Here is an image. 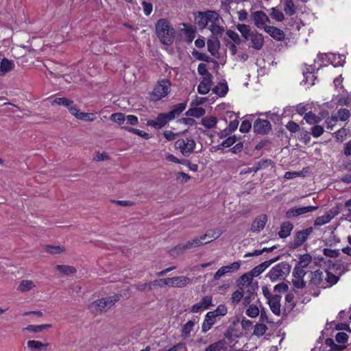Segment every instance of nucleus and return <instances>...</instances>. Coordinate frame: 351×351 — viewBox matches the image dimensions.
Wrapping results in <instances>:
<instances>
[{
    "label": "nucleus",
    "instance_id": "obj_1",
    "mask_svg": "<svg viewBox=\"0 0 351 351\" xmlns=\"http://www.w3.org/2000/svg\"><path fill=\"white\" fill-rule=\"evenodd\" d=\"M339 278L335 274L328 271H322L318 269L311 273V278L308 286L314 289H326L336 284Z\"/></svg>",
    "mask_w": 351,
    "mask_h": 351
},
{
    "label": "nucleus",
    "instance_id": "obj_2",
    "mask_svg": "<svg viewBox=\"0 0 351 351\" xmlns=\"http://www.w3.org/2000/svg\"><path fill=\"white\" fill-rule=\"evenodd\" d=\"M156 33L163 45L169 46L173 43L176 32L167 19H160L157 21Z\"/></svg>",
    "mask_w": 351,
    "mask_h": 351
},
{
    "label": "nucleus",
    "instance_id": "obj_3",
    "mask_svg": "<svg viewBox=\"0 0 351 351\" xmlns=\"http://www.w3.org/2000/svg\"><path fill=\"white\" fill-rule=\"evenodd\" d=\"M121 297V295L116 294L112 296H109L95 300L89 305V308L93 313L95 314L106 312L115 304V302L120 300Z\"/></svg>",
    "mask_w": 351,
    "mask_h": 351
},
{
    "label": "nucleus",
    "instance_id": "obj_4",
    "mask_svg": "<svg viewBox=\"0 0 351 351\" xmlns=\"http://www.w3.org/2000/svg\"><path fill=\"white\" fill-rule=\"evenodd\" d=\"M291 265L287 262H281L272 267L266 277L271 281H282L286 278L291 271Z\"/></svg>",
    "mask_w": 351,
    "mask_h": 351
},
{
    "label": "nucleus",
    "instance_id": "obj_5",
    "mask_svg": "<svg viewBox=\"0 0 351 351\" xmlns=\"http://www.w3.org/2000/svg\"><path fill=\"white\" fill-rule=\"evenodd\" d=\"M218 19V13L215 11H207L206 12H198L195 17V24L199 29H204L211 22H215Z\"/></svg>",
    "mask_w": 351,
    "mask_h": 351
},
{
    "label": "nucleus",
    "instance_id": "obj_6",
    "mask_svg": "<svg viewBox=\"0 0 351 351\" xmlns=\"http://www.w3.org/2000/svg\"><path fill=\"white\" fill-rule=\"evenodd\" d=\"M196 143L193 138H180L174 143L176 149H179L182 154L184 156H189L194 152Z\"/></svg>",
    "mask_w": 351,
    "mask_h": 351
},
{
    "label": "nucleus",
    "instance_id": "obj_7",
    "mask_svg": "<svg viewBox=\"0 0 351 351\" xmlns=\"http://www.w3.org/2000/svg\"><path fill=\"white\" fill-rule=\"evenodd\" d=\"M158 282H162L164 285L171 287H184L190 282V279L186 276L161 278L152 281L153 285H156Z\"/></svg>",
    "mask_w": 351,
    "mask_h": 351
},
{
    "label": "nucleus",
    "instance_id": "obj_8",
    "mask_svg": "<svg viewBox=\"0 0 351 351\" xmlns=\"http://www.w3.org/2000/svg\"><path fill=\"white\" fill-rule=\"evenodd\" d=\"M171 85L169 80L159 81L153 90V96L156 99H160L165 97L170 91Z\"/></svg>",
    "mask_w": 351,
    "mask_h": 351
},
{
    "label": "nucleus",
    "instance_id": "obj_9",
    "mask_svg": "<svg viewBox=\"0 0 351 351\" xmlns=\"http://www.w3.org/2000/svg\"><path fill=\"white\" fill-rule=\"evenodd\" d=\"M251 19L254 21L255 26L258 29L265 30V28L269 27V25H267V23H269L270 19L269 16L261 10L252 13Z\"/></svg>",
    "mask_w": 351,
    "mask_h": 351
},
{
    "label": "nucleus",
    "instance_id": "obj_10",
    "mask_svg": "<svg viewBox=\"0 0 351 351\" xmlns=\"http://www.w3.org/2000/svg\"><path fill=\"white\" fill-rule=\"evenodd\" d=\"M313 228L310 227L296 232L294 240L291 243V247L295 249L301 246L307 240L308 237L313 232Z\"/></svg>",
    "mask_w": 351,
    "mask_h": 351
},
{
    "label": "nucleus",
    "instance_id": "obj_11",
    "mask_svg": "<svg viewBox=\"0 0 351 351\" xmlns=\"http://www.w3.org/2000/svg\"><path fill=\"white\" fill-rule=\"evenodd\" d=\"M240 266L241 264L239 262H234L230 265L223 266L215 274L213 278L215 280H219L221 277L228 273L235 272L240 268Z\"/></svg>",
    "mask_w": 351,
    "mask_h": 351
},
{
    "label": "nucleus",
    "instance_id": "obj_12",
    "mask_svg": "<svg viewBox=\"0 0 351 351\" xmlns=\"http://www.w3.org/2000/svg\"><path fill=\"white\" fill-rule=\"evenodd\" d=\"M271 130V125L268 120L258 119L254 123V130L256 134H267Z\"/></svg>",
    "mask_w": 351,
    "mask_h": 351
},
{
    "label": "nucleus",
    "instance_id": "obj_13",
    "mask_svg": "<svg viewBox=\"0 0 351 351\" xmlns=\"http://www.w3.org/2000/svg\"><path fill=\"white\" fill-rule=\"evenodd\" d=\"M213 299L210 295L204 296L201 300L191 306V311L193 313H198L209 306H213Z\"/></svg>",
    "mask_w": 351,
    "mask_h": 351
},
{
    "label": "nucleus",
    "instance_id": "obj_14",
    "mask_svg": "<svg viewBox=\"0 0 351 351\" xmlns=\"http://www.w3.org/2000/svg\"><path fill=\"white\" fill-rule=\"evenodd\" d=\"M167 113H160L158 115L156 120H150L147 121V125L153 126L156 129H160L164 127L169 121Z\"/></svg>",
    "mask_w": 351,
    "mask_h": 351
},
{
    "label": "nucleus",
    "instance_id": "obj_15",
    "mask_svg": "<svg viewBox=\"0 0 351 351\" xmlns=\"http://www.w3.org/2000/svg\"><path fill=\"white\" fill-rule=\"evenodd\" d=\"M212 78L213 75L210 73L204 77L197 87V91L199 94L206 95L210 91L212 86Z\"/></svg>",
    "mask_w": 351,
    "mask_h": 351
},
{
    "label": "nucleus",
    "instance_id": "obj_16",
    "mask_svg": "<svg viewBox=\"0 0 351 351\" xmlns=\"http://www.w3.org/2000/svg\"><path fill=\"white\" fill-rule=\"evenodd\" d=\"M267 221V216L265 214L256 217L251 226V231L258 232L264 228Z\"/></svg>",
    "mask_w": 351,
    "mask_h": 351
},
{
    "label": "nucleus",
    "instance_id": "obj_17",
    "mask_svg": "<svg viewBox=\"0 0 351 351\" xmlns=\"http://www.w3.org/2000/svg\"><path fill=\"white\" fill-rule=\"evenodd\" d=\"M220 21H223L222 19L219 16L218 14V19L215 22H211L209 26V29L211 32L213 36L212 37H221L225 29L224 27L220 25Z\"/></svg>",
    "mask_w": 351,
    "mask_h": 351
},
{
    "label": "nucleus",
    "instance_id": "obj_18",
    "mask_svg": "<svg viewBox=\"0 0 351 351\" xmlns=\"http://www.w3.org/2000/svg\"><path fill=\"white\" fill-rule=\"evenodd\" d=\"M249 39L251 40L250 47L256 50H260L263 48L264 45V38L261 34L255 31L252 32Z\"/></svg>",
    "mask_w": 351,
    "mask_h": 351
},
{
    "label": "nucleus",
    "instance_id": "obj_19",
    "mask_svg": "<svg viewBox=\"0 0 351 351\" xmlns=\"http://www.w3.org/2000/svg\"><path fill=\"white\" fill-rule=\"evenodd\" d=\"M279 258L280 256H278L274 258L266 261L262 263L261 264L257 265L251 271L252 275H254V276H258L262 272H263L271 263L277 261L279 259Z\"/></svg>",
    "mask_w": 351,
    "mask_h": 351
},
{
    "label": "nucleus",
    "instance_id": "obj_20",
    "mask_svg": "<svg viewBox=\"0 0 351 351\" xmlns=\"http://www.w3.org/2000/svg\"><path fill=\"white\" fill-rule=\"evenodd\" d=\"M216 322V317L214 313L209 311L206 313L205 319L202 326V330L206 332L209 330Z\"/></svg>",
    "mask_w": 351,
    "mask_h": 351
},
{
    "label": "nucleus",
    "instance_id": "obj_21",
    "mask_svg": "<svg viewBox=\"0 0 351 351\" xmlns=\"http://www.w3.org/2000/svg\"><path fill=\"white\" fill-rule=\"evenodd\" d=\"M280 300L281 296L276 294L268 301L271 311L276 315H280Z\"/></svg>",
    "mask_w": 351,
    "mask_h": 351
},
{
    "label": "nucleus",
    "instance_id": "obj_22",
    "mask_svg": "<svg viewBox=\"0 0 351 351\" xmlns=\"http://www.w3.org/2000/svg\"><path fill=\"white\" fill-rule=\"evenodd\" d=\"M208 51L213 56H215L218 53V50L220 47V42L219 38L217 37H211L207 41Z\"/></svg>",
    "mask_w": 351,
    "mask_h": 351
},
{
    "label": "nucleus",
    "instance_id": "obj_23",
    "mask_svg": "<svg viewBox=\"0 0 351 351\" xmlns=\"http://www.w3.org/2000/svg\"><path fill=\"white\" fill-rule=\"evenodd\" d=\"M265 31L276 40H282L285 36L282 30L274 26L266 27Z\"/></svg>",
    "mask_w": 351,
    "mask_h": 351
},
{
    "label": "nucleus",
    "instance_id": "obj_24",
    "mask_svg": "<svg viewBox=\"0 0 351 351\" xmlns=\"http://www.w3.org/2000/svg\"><path fill=\"white\" fill-rule=\"evenodd\" d=\"M222 234V231L220 229H213L208 230L204 235L200 237L202 241H213L219 238Z\"/></svg>",
    "mask_w": 351,
    "mask_h": 351
},
{
    "label": "nucleus",
    "instance_id": "obj_25",
    "mask_svg": "<svg viewBox=\"0 0 351 351\" xmlns=\"http://www.w3.org/2000/svg\"><path fill=\"white\" fill-rule=\"evenodd\" d=\"M252 273L250 271V273H246L242 275L239 280H237V285L239 287H243L245 286L247 287H252Z\"/></svg>",
    "mask_w": 351,
    "mask_h": 351
},
{
    "label": "nucleus",
    "instance_id": "obj_26",
    "mask_svg": "<svg viewBox=\"0 0 351 351\" xmlns=\"http://www.w3.org/2000/svg\"><path fill=\"white\" fill-rule=\"evenodd\" d=\"M186 104L185 103L178 104L173 106L171 111L167 114L169 119H174L176 117L180 115L186 108Z\"/></svg>",
    "mask_w": 351,
    "mask_h": 351
},
{
    "label": "nucleus",
    "instance_id": "obj_27",
    "mask_svg": "<svg viewBox=\"0 0 351 351\" xmlns=\"http://www.w3.org/2000/svg\"><path fill=\"white\" fill-rule=\"evenodd\" d=\"M27 347L32 351H41L42 350H46L48 346V343H43L42 342L36 340H29L27 341Z\"/></svg>",
    "mask_w": 351,
    "mask_h": 351
},
{
    "label": "nucleus",
    "instance_id": "obj_28",
    "mask_svg": "<svg viewBox=\"0 0 351 351\" xmlns=\"http://www.w3.org/2000/svg\"><path fill=\"white\" fill-rule=\"evenodd\" d=\"M293 228V226L291 222H284L280 226V230L278 232V235L280 238H286L290 235L291 230Z\"/></svg>",
    "mask_w": 351,
    "mask_h": 351
},
{
    "label": "nucleus",
    "instance_id": "obj_29",
    "mask_svg": "<svg viewBox=\"0 0 351 351\" xmlns=\"http://www.w3.org/2000/svg\"><path fill=\"white\" fill-rule=\"evenodd\" d=\"M14 68V62L7 58L2 59L0 63V75H3Z\"/></svg>",
    "mask_w": 351,
    "mask_h": 351
},
{
    "label": "nucleus",
    "instance_id": "obj_30",
    "mask_svg": "<svg viewBox=\"0 0 351 351\" xmlns=\"http://www.w3.org/2000/svg\"><path fill=\"white\" fill-rule=\"evenodd\" d=\"M56 269L63 276H69L76 272V269L71 265H58Z\"/></svg>",
    "mask_w": 351,
    "mask_h": 351
},
{
    "label": "nucleus",
    "instance_id": "obj_31",
    "mask_svg": "<svg viewBox=\"0 0 351 351\" xmlns=\"http://www.w3.org/2000/svg\"><path fill=\"white\" fill-rule=\"evenodd\" d=\"M209 243V241H202L200 237L199 238H194L191 241H187L186 243H184V247L186 250H191L192 248L201 246L202 245L206 244Z\"/></svg>",
    "mask_w": 351,
    "mask_h": 351
},
{
    "label": "nucleus",
    "instance_id": "obj_32",
    "mask_svg": "<svg viewBox=\"0 0 351 351\" xmlns=\"http://www.w3.org/2000/svg\"><path fill=\"white\" fill-rule=\"evenodd\" d=\"M332 211L326 213L325 215L318 217L315 222L314 225L315 226H320L322 225H324L326 223H328L330 221V220L332 219L333 216L331 215Z\"/></svg>",
    "mask_w": 351,
    "mask_h": 351
},
{
    "label": "nucleus",
    "instance_id": "obj_33",
    "mask_svg": "<svg viewBox=\"0 0 351 351\" xmlns=\"http://www.w3.org/2000/svg\"><path fill=\"white\" fill-rule=\"evenodd\" d=\"M195 322V319L189 320L184 325V326L182 327V334H181V336L183 339H186L190 337V333H191V330H193Z\"/></svg>",
    "mask_w": 351,
    "mask_h": 351
},
{
    "label": "nucleus",
    "instance_id": "obj_34",
    "mask_svg": "<svg viewBox=\"0 0 351 351\" xmlns=\"http://www.w3.org/2000/svg\"><path fill=\"white\" fill-rule=\"evenodd\" d=\"M236 27L245 40H248L252 34L253 32H252L250 27L245 24H238Z\"/></svg>",
    "mask_w": 351,
    "mask_h": 351
},
{
    "label": "nucleus",
    "instance_id": "obj_35",
    "mask_svg": "<svg viewBox=\"0 0 351 351\" xmlns=\"http://www.w3.org/2000/svg\"><path fill=\"white\" fill-rule=\"evenodd\" d=\"M217 121L215 117H206L202 119L201 123L206 128L211 129L215 127Z\"/></svg>",
    "mask_w": 351,
    "mask_h": 351
},
{
    "label": "nucleus",
    "instance_id": "obj_36",
    "mask_svg": "<svg viewBox=\"0 0 351 351\" xmlns=\"http://www.w3.org/2000/svg\"><path fill=\"white\" fill-rule=\"evenodd\" d=\"M225 339L219 340L208 346L204 351H221L225 346Z\"/></svg>",
    "mask_w": 351,
    "mask_h": 351
},
{
    "label": "nucleus",
    "instance_id": "obj_37",
    "mask_svg": "<svg viewBox=\"0 0 351 351\" xmlns=\"http://www.w3.org/2000/svg\"><path fill=\"white\" fill-rule=\"evenodd\" d=\"M228 88L226 83H219L213 88V93L219 97H223L228 92Z\"/></svg>",
    "mask_w": 351,
    "mask_h": 351
},
{
    "label": "nucleus",
    "instance_id": "obj_38",
    "mask_svg": "<svg viewBox=\"0 0 351 351\" xmlns=\"http://www.w3.org/2000/svg\"><path fill=\"white\" fill-rule=\"evenodd\" d=\"M35 287V285L33 281L23 280L21 282L18 287V290L21 292H26Z\"/></svg>",
    "mask_w": 351,
    "mask_h": 351
},
{
    "label": "nucleus",
    "instance_id": "obj_39",
    "mask_svg": "<svg viewBox=\"0 0 351 351\" xmlns=\"http://www.w3.org/2000/svg\"><path fill=\"white\" fill-rule=\"evenodd\" d=\"M51 327V324H41V325H29L25 329L27 330L38 333L43 330L48 329Z\"/></svg>",
    "mask_w": 351,
    "mask_h": 351
},
{
    "label": "nucleus",
    "instance_id": "obj_40",
    "mask_svg": "<svg viewBox=\"0 0 351 351\" xmlns=\"http://www.w3.org/2000/svg\"><path fill=\"white\" fill-rule=\"evenodd\" d=\"M206 110L202 108H194L189 109L186 114L188 116L200 117L205 114Z\"/></svg>",
    "mask_w": 351,
    "mask_h": 351
},
{
    "label": "nucleus",
    "instance_id": "obj_41",
    "mask_svg": "<svg viewBox=\"0 0 351 351\" xmlns=\"http://www.w3.org/2000/svg\"><path fill=\"white\" fill-rule=\"evenodd\" d=\"M284 11L289 16L295 14V7L292 0H287L285 1Z\"/></svg>",
    "mask_w": 351,
    "mask_h": 351
},
{
    "label": "nucleus",
    "instance_id": "obj_42",
    "mask_svg": "<svg viewBox=\"0 0 351 351\" xmlns=\"http://www.w3.org/2000/svg\"><path fill=\"white\" fill-rule=\"evenodd\" d=\"M186 249L184 243L179 244L169 250V254L176 257L184 253Z\"/></svg>",
    "mask_w": 351,
    "mask_h": 351
},
{
    "label": "nucleus",
    "instance_id": "obj_43",
    "mask_svg": "<svg viewBox=\"0 0 351 351\" xmlns=\"http://www.w3.org/2000/svg\"><path fill=\"white\" fill-rule=\"evenodd\" d=\"M73 101L66 98L58 97L53 100L52 105L64 106L67 108L73 104Z\"/></svg>",
    "mask_w": 351,
    "mask_h": 351
},
{
    "label": "nucleus",
    "instance_id": "obj_44",
    "mask_svg": "<svg viewBox=\"0 0 351 351\" xmlns=\"http://www.w3.org/2000/svg\"><path fill=\"white\" fill-rule=\"evenodd\" d=\"M267 326L263 324H257L254 326L253 335L261 337L263 336L267 331Z\"/></svg>",
    "mask_w": 351,
    "mask_h": 351
},
{
    "label": "nucleus",
    "instance_id": "obj_45",
    "mask_svg": "<svg viewBox=\"0 0 351 351\" xmlns=\"http://www.w3.org/2000/svg\"><path fill=\"white\" fill-rule=\"evenodd\" d=\"M244 295L243 287H239V289L235 291L232 295V302L234 304H238Z\"/></svg>",
    "mask_w": 351,
    "mask_h": 351
},
{
    "label": "nucleus",
    "instance_id": "obj_46",
    "mask_svg": "<svg viewBox=\"0 0 351 351\" xmlns=\"http://www.w3.org/2000/svg\"><path fill=\"white\" fill-rule=\"evenodd\" d=\"M304 119L309 124H315L319 122L320 118L313 114L312 112H308L305 114Z\"/></svg>",
    "mask_w": 351,
    "mask_h": 351
},
{
    "label": "nucleus",
    "instance_id": "obj_47",
    "mask_svg": "<svg viewBox=\"0 0 351 351\" xmlns=\"http://www.w3.org/2000/svg\"><path fill=\"white\" fill-rule=\"evenodd\" d=\"M245 313L247 316H249L252 318H254V317H256L259 315L260 310L257 307V306L252 304V305H250L249 307L247 308Z\"/></svg>",
    "mask_w": 351,
    "mask_h": 351
},
{
    "label": "nucleus",
    "instance_id": "obj_48",
    "mask_svg": "<svg viewBox=\"0 0 351 351\" xmlns=\"http://www.w3.org/2000/svg\"><path fill=\"white\" fill-rule=\"evenodd\" d=\"M293 285L297 289H304L306 287V281L304 280L303 277H298L293 276L292 279Z\"/></svg>",
    "mask_w": 351,
    "mask_h": 351
},
{
    "label": "nucleus",
    "instance_id": "obj_49",
    "mask_svg": "<svg viewBox=\"0 0 351 351\" xmlns=\"http://www.w3.org/2000/svg\"><path fill=\"white\" fill-rule=\"evenodd\" d=\"M121 129L124 130L125 131H128V132H133V133H134L141 137H143L146 139L149 138V134L145 132L144 131L138 130V129H135V128L128 127V126H123L121 128Z\"/></svg>",
    "mask_w": 351,
    "mask_h": 351
},
{
    "label": "nucleus",
    "instance_id": "obj_50",
    "mask_svg": "<svg viewBox=\"0 0 351 351\" xmlns=\"http://www.w3.org/2000/svg\"><path fill=\"white\" fill-rule=\"evenodd\" d=\"M311 261L312 257L309 254H306L300 256V261L297 265L306 268L311 263Z\"/></svg>",
    "mask_w": 351,
    "mask_h": 351
},
{
    "label": "nucleus",
    "instance_id": "obj_51",
    "mask_svg": "<svg viewBox=\"0 0 351 351\" xmlns=\"http://www.w3.org/2000/svg\"><path fill=\"white\" fill-rule=\"evenodd\" d=\"M270 16L278 21H282L284 20L283 13L276 8L271 9Z\"/></svg>",
    "mask_w": 351,
    "mask_h": 351
},
{
    "label": "nucleus",
    "instance_id": "obj_52",
    "mask_svg": "<svg viewBox=\"0 0 351 351\" xmlns=\"http://www.w3.org/2000/svg\"><path fill=\"white\" fill-rule=\"evenodd\" d=\"M184 36L186 42L191 43L195 36V30L192 27H188L184 29Z\"/></svg>",
    "mask_w": 351,
    "mask_h": 351
},
{
    "label": "nucleus",
    "instance_id": "obj_53",
    "mask_svg": "<svg viewBox=\"0 0 351 351\" xmlns=\"http://www.w3.org/2000/svg\"><path fill=\"white\" fill-rule=\"evenodd\" d=\"M110 119L119 125H121L125 121V116L121 112L114 113L110 116Z\"/></svg>",
    "mask_w": 351,
    "mask_h": 351
},
{
    "label": "nucleus",
    "instance_id": "obj_54",
    "mask_svg": "<svg viewBox=\"0 0 351 351\" xmlns=\"http://www.w3.org/2000/svg\"><path fill=\"white\" fill-rule=\"evenodd\" d=\"M227 36L234 42V44L239 45L241 43V39L239 34L234 31L228 30L226 32Z\"/></svg>",
    "mask_w": 351,
    "mask_h": 351
},
{
    "label": "nucleus",
    "instance_id": "obj_55",
    "mask_svg": "<svg viewBox=\"0 0 351 351\" xmlns=\"http://www.w3.org/2000/svg\"><path fill=\"white\" fill-rule=\"evenodd\" d=\"M45 251L51 254H60L61 252H64V249L59 245L58 246L47 245L45 247Z\"/></svg>",
    "mask_w": 351,
    "mask_h": 351
},
{
    "label": "nucleus",
    "instance_id": "obj_56",
    "mask_svg": "<svg viewBox=\"0 0 351 351\" xmlns=\"http://www.w3.org/2000/svg\"><path fill=\"white\" fill-rule=\"evenodd\" d=\"M337 114V119H339L342 121H346L350 116V111L346 108L340 109Z\"/></svg>",
    "mask_w": 351,
    "mask_h": 351
},
{
    "label": "nucleus",
    "instance_id": "obj_57",
    "mask_svg": "<svg viewBox=\"0 0 351 351\" xmlns=\"http://www.w3.org/2000/svg\"><path fill=\"white\" fill-rule=\"evenodd\" d=\"M317 208H318L317 206H308L300 207V208L296 207V209L298 210L299 216L302 215L303 214H306L309 212L314 211V210H317Z\"/></svg>",
    "mask_w": 351,
    "mask_h": 351
},
{
    "label": "nucleus",
    "instance_id": "obj_58",
    "mask_svg": "<svg viewBox=\"0 0 351 351\" xmlns=\"http://www.w3.org/2000/svg\"><path fill=\"white\" fill-rule=\"evenodd\" d=\"M348 339V335L344 332H337L335 335V340L339 343H346Z\"/></svg>",
    "mask_w": 351,
    "mask_h": 351
},
{
    "label": "nucleus",
    "instance_id": "obj_59",
    "mask_svg": "<svg viewBox=\"0 0 351 351\" xmlns=\"http://www.w3.org/2000/svg\"><path fill=\"white\" fill-rule=\"evenodd\" d=\"M304 269V267H302L298 265H296L293 269V276H295L299 278H300V277L304 278L306 274V272L305 271V270Z\"/></svg>",
    "mask_w": 351,
    "mask_h": 351
},
{
    "label": "nucleus",
    "instance_id": "obj_60",
    "mask_svg": "<svg viewBox=\"0 0 351 351\" xmlns=\"http://www.w3.org/2000/svg\"><path fill=\"white\" fill-rule=\"evenodd\" d=\"M323 254L325 256H328V257L337 258L339 256L340 253H339V250L324 248L323 250Z\"/></svg>",
    "mask_w": 351,
    "mask_h": 351
},
{
    "label": "nucleus",
    "instance_id": "obj_61",
    "mask_svg": "<svg viewBox=\"0 0 351 351\" xmlns=\"http://www.w3.org/2000/svg\"><path fill=\"white\" fill-rule=\"evenodd\" d=\"M324 128L321 125H316L311 129V134L314 137H319L324 133Z\"/></svg>",
    "mask_w": 351,
    "mask_h": 351
},
{
    "label": "nucleus",
    "instance_id": "obj_62",
    "mask_svg": "<svg viewBox=\"0 0 351 351\" xmlns=\"http://www.w3.org/2000/svg\"><path fill=\"white\" fill-rule=\"evenodd\" d=\"M211 312L214 313L216 317L219 315L223 316L227 313V308L225 305L220 304L215 311Z\"/></svg>",
    "mask_w": 351,
    "mask_h": 351
},
{
    "label": "nucleus",
    "instance_id": "obj_63",
    "mask_svg": "<svg viewBox=\"0 0 351 351\" xmlns=\"http://www.w3.org/2000/svg\"><path fill=\"white\" fill-rule=\"evenodd\" d=\"M152 282L135 285L137 290L141 291H149L152 289Z\"/></svg>",
    "mask_w": 351,
    "mask_h": 351
},
{
    "label": "nucleus",
    "instance_id": "obj_64",
    "mask_svg": "<svg viewBox=\"0 0 351 351\" xmlns=\"http://www.w3.org/2000/svg\"><path fill=\"white\" fill-rule=\"evenodd\" d=\"M286 127L291 132L293 133H295L300 130L299 125L293 121H289Z\"/></svg>",
    "mask_w": 351,
    "mask_h": 351
}]
</instances>
